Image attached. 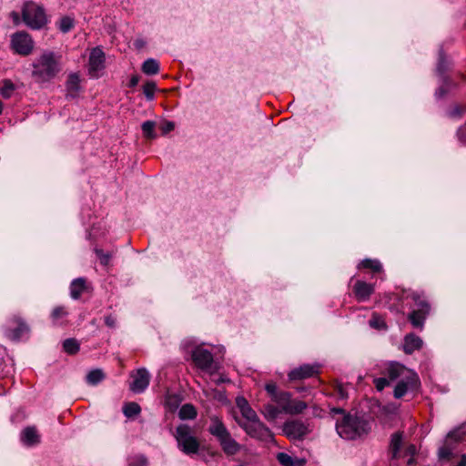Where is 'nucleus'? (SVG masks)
Instances as JSON below:
<instances>
[{
    "instance_id": "nucleus-1",
    "label": "nucleus",
    "mask_w": 466,
    "mask_h": 466,
    "mask_svg": "<svg viewBox=\"0 0 466 466\" xmlns=\"http://www.w3.org/2000/svg\"><path fill=\"white\" fill-rule=\"evenodd\" d=\"M59 58L53 52L43 53L33 64L32 76L37 83L53 79L60 72Z\"/></svg>"
},
{
    "instance_id": "nucleus-2",
    "label": "nucleus",
    "mask_w": 466,
    "mask_h": 466,
    "mask_svg": "<svg viewBox=\"0 0 466 466\" xmlns=\"http://www.w3.org/2000/svg\"><path fill=\"white\" fill-rule=\"evenodd\" d=\"M390 452L391 455L390 466H400L399 461H404L405 466H416L415 455L417 449L414 444H404L402 441V433L395 432L391 436L390 444Z\"/></svg>"
},
{
    "instance_id": "nucleus-3",
    "label": "nucleus",
    "mask_w": 466,
    "mask_h": 466,
    "mask_svg": "<svg viewBox=\"0 0 466 466\" xmlns=\"http://www.w3.org/2000/svg\"><path fill=\"white\" fill-rule=\"evenodd\" d=\"M208 432L216 437L225 454L232 456L240 451L241 445L232 438L230 432L218 417L213 416L210 418Z\"/></svg>"
},
{
    "instance_id": "nucleus-4",
    "label": "nucleus",
    "mask_w": 466,
    "mask_h": 466,
    "mask_svg": "<svg viewBox=\"0 0 466 466\" xmlns=\"http://www.w3.org/2000/svg\"><path fill=\"white\" fill-rule=\"evenodd\" d=\"M368 421L351 415H344L336 424L339 435L346 440H354L367 434L370 431Z\"/></svg>"
},
{
    "instance_id": "nucleus-5",
    "label": "nucleus",
    "mask_w": 466,
    "mask_h": 466,
    "mask_svg": "<svg viewBox=\"0 0 466 466\" xmlns=\"http://www.w3.org/2000/svg\"><path fill=\"white\" fill-rule=\"evenodd\" d=\"M178 449L187 455L196 454L199 451L200 443L194 436L193 429L187 424H179L174 432Z\"/></svg>"
},
{
    "instance_id": "nucleus-6",
    "label": "nucleus",
    "mask_w": 466,
    "mask_h": 466,
    "mask_svg": "<svg viewBox=\"0 0 466 466\" xmlns=\"http://www.w3.org/2000/svg\"><path fill=\"white\" fill-rule=\"evenodd\" d=\"M22 20L27 27L33 30H39L47 23L44 8L33 1L24 3L22 6Z\"/></svg>"
},
{
    "instance_id": "nucleus-7",
    "label": "nucleus",
    "mask_w": 466,
    "mask_h": 466,
    "mask_svg": "<svg viewBox=\"0 0 466 466\" xmlns=\"http://www.w3.org/2000/svg\"><path fill=\"white\" fill-rule=\"evenodd\" d=\"M10 49L21 56L31 55L35 49V41L26 31H17L10 36Z\"/></svg>"
},
{
    "instance_id": "nucleus-8",
    "label": "nucleus",
    "mask_w": 466,
    "mask_h": 466,
    "mask_svg": "<svg viewBox=\"0 0 466 466\" xmlns=\"http://www.w3.org/2000/svg\"><path fill=\"white\" fill-rule=\"evenodd\" d=\"M240 427L251 438L267 442L274 441L272 431L262 421H260L258 417L249 420L247 422L240 423Z\"/></svg>"
},
{
    "instance_id": "nucleus-9",
    "label": "nucleus",
    "mask_w": 466,
    "mask_h": 466,
    "mask_svg": "<svg viewBox=\"0 0 466 466\" xmlns=\"http://www.w3.org/2000/svg\"><path fill=\"white\" fill-rule=\"evenodd\" d=\"M466 438V430L458 428L448 433L443 445L439 449L438 455L440 460H451L457 443Z\"/></svg>"
},
{
    "instance_id": "nucleus-10",
    "label": "nucleus",
    "mask_w": 466,
    "mask_h": 466,
    "mask_svg": "<svg viewBox=\"0 0 466 466\" xmlns=\"http://www.w3.org/2000/svg\"><path fill=\"white\" fill-rule=\"evenodd\" d=\"M283 433L290 440H303L312 431L310 424L301 420H288L283 424Z\"/></svg>"
},
{
    "instance_id": "nucleus-11",
    "label": "nucleus",
    "mask_w": 466,
    "mask_h": 466,
    "mask_svg": "<svg viewBox=\"0 0 466 466\" xmlns=\"http://www.w3.org/2000/svg\"><path fill=\"white\" fill-rule=\"evenodd\" d=\"M192 360L196 367L202 370L214 372L218 369L214 363L212 353L202 347H198L192 351Z\"/></svg>"
},
{
    "instance_id": "nucleus-12",
    "label": "nucleus",
    "mask_w": 466,
    "mask_h": 466,
    "mask_svg": "<svg viewBox=\"0 0 466 466\" xmlns=\"http://www.w3.org/2000/svg\"><path fill=\"white\" fill-rule=\"evenodd\" d=\"M106 54L100 47L91 49L88 58V74L93 78H98L106 67Z\"/></svg>"
},
{
    "instance_id": "nucleus-13",
    "label": "nucleus",
    "mask_w": 466,
    "mask_h": 466,
    "mask_svg": "<svg viewBox=\"0 0 466 466\" xmlns=\"http://www.w3.org/2000/svg\"><path fill=\"white\" fill-rule=\"evenodd\" d=\"M132 382L129 389L135 393L143 392L150 381V374L146 368H139L130 373Z\"/></svg>"
},
{
    "instance_id": "nucleus-14",
    "label": "nucleus",
    "mask_w": 466,
    "mask_h": 466,
    "mask_svg": "<svg viewBox=\"0 0 466 466\" xmlns=\"http://www.w3.org/2000/svg\"><path fill=\"white\" fill-rule=\"evenodd\" d=\"M319 365L317 364H303L290 370L288 377L290 380L312 378L319 373Z\"/></svg>"
},
{
    "instance_id": "nucleus-15",
    "label": "nucleus",
    "mask_w": 466,
    "mask_h": 466,
    "mask_svg": "<svg viewBox=\"0 0 466 466\" xmlns=\"http://www.w3.org/2000/svg\"><path fill=\"white\" fill-rule=\"evenodd\" d=\"M419 385V378L415 373H409L400 379L394 389V397L402 398L409 390L416 389Z\"/></svg>"
},
{
    "instance_id": "nucleus-16",
    "label": "nucleus",
    "mask_w": 466,
    "mask_h": 466,
    "mask_svg": "<svg viewBox=\"0 0 466 466\" xmlns=\"http://www.w3.org/2000/svg\"><path fill=\"white\" fill-rule=\"evenodd\" d=\"M29 330L28 326L24 322L21 318L14 316L8 321L6 327V335L12 339H19L24 334Z\"/></svg>"
},
{
    "instance_id": "nucleus-17",
    "label": "nucleus",
    "mask_w": 466,
    "mask_h": 466,
    "mask_svg": "<svg viewBox=\"0 0 466 466\" xmlns=\"http://www.w3.org/2000/svg\"><path fill=\"white\" fill-rule=\"evenodd\" d=\"M374 291V285L363 280H357L352 287L353 295L359 302L368 301Z\"/></svg>"
},
{
    "instance_id": "nucleus-18",
    "label": "nucleus",
    "mask_w": 466,
    "mask_h": 466,
    "mask_svg": "<svg viewBox=\"0 0 466 466\" xmlns=\"http://www.w3.org/2000/svg\"><path fill=\"white\" fill-rule=\"evenodd\" d=\"M405 299H411L418 309L431 310V305L423 292L407 291L403 293Z\"/></svg>"
},
{
    "instance_id": "nucleus-19",
    "label": "nucleus",
    "mask_w": 466,
    "mask_h": 466,
    "mask_svg": "<svg viewBox=\"0 0 466 466\" xmlns=\"http://www.w3.org/2000/svg\"><path fill=\"white\" fill-rule=\"evenodd\" d=\"M405 299H411L418 309L431 310V305L423 292L407 291L403 293Z\"/></svg>"
},
{
    "instance_id": "nucleus-20",
    "label": "nucleus",
    "mask_w": 466,
    "mask_h": 466,
    "mask_svg": "<svg viewBox=\"0 0 466 466\" xmlns=\"http://www.w3.org/2000/svg\"><path fill=\"white\" fill-rule=\"evenodd\" d=\"M21 441L26 446H34L40 442V435L34 426L25 428L21 432Z\"/></svg>"
},
{
    "instance_id": "nucleus-21",
    "label": "nucleus",
    "mask_w": 466,
    "mask_h": 466,
    "mask_svg": "<svg viewBox=\"0 0 466 466\" xmlns=\"http://www.w3.org/2000/svg\"><path fill=\"white\" fill-rule=\"evenodd\" d=\"M66 88L67 96L75 98L78 96L81 89L80 77L78 74L72 73L68 76L66 83Z\"/></svg>"
},
{
    "instance_id": "nucleus-22",
    "label": "nucleus",
    "mask_w": 466,
    "mask_h": 466,
    "mask_svg": "<svg viewBox=\"0 0 466 466\" xmlns=\"http://www.w3.org/2000/svg\"><path fill=\"white\" fill-rule=\"evenodd\" d=\"M430 311L431 310L415 309L410 313H409L408 319L414 328L422 329L424 326V321L428 315L430 314Z\"/></svg>"
},
{
    "instance_id": "nucleus-23",
    "label": "nucleus",
    "mask_w": 466,
    "mask_h": 466,
    "mask_svg": "<svg viewBox=\"0 0 466 466\" xmlns=\"http://www.w3.org/2000/svg\"><path fill=\"white\" fill-rule=\"evenodd\" d=\"M422 347V340L420 337L410 333L405 336L403 350L405 353L411 354Z\"/></svg>"
},
{
    "instance_id": "nucleus-24",
    "label": "nucleus",
    "mask_w": 466,
    "mask_h": 466,
    "mask_svg": "<svg viewBox=\"0 0 466 466\" xmlns=\"http://www.w3.org/2000/svg\"><path fill=\"white\" fill-rule=\"evenodd\" d=\"M88 289L86 279L78 278L74 279L70 285V295L74 299H78L81 295Z\"/></svg>"
},
{
    "instance_id": "nucleus-25",
    "label": "nucleus",
    "mask_w": 466,
    "mask_h": 466,
    "mask_svg": "<svg viewBox=\"0 0 466 466\" xmlns=\"http://www.w3.org/2000/svg\"><path fill=\"white\" fill-rule=\"evenodd\" d=\"M409 373L412 372L399 363H391L387 368V375L390 380H395L399 378L402 379Z\"/></svg>"
},
{
    "instance_id": "nucleus-26",
    "label": "nucleus",
    "mask_w": 466,
    "mask_h": 466,
    "mask_svg": "<svg viewBox=\"0 0 466 466\" xmlns=\"http://www.w3.org/2000/svg\"><path fill=\"white\" fill-rule=\"evenodd\" d=\"M236 402H237V406L240 410L241 414L248 420L258 417L255 410L249 406L248 400L245 398L238 397V398H237Z\"/></svg>"
},
{
    "instance_id": "nucleus-27",
    "label": "nucleus",
    "mask_w": 466,
    "mask_h": 466,
    "mask_svg": "<svg viewBox=\"0 0 466 466\" xmlns=\"http://www.w3.org/2000/svg\"><path fill=\"white\" fill-rule=\"evenodd\" d=\"M359 269H369L372 273H381L383 271V268L380 260L372 259V258H365L361 260L358 265Z\"/></svg>"
},
{
    "instance_id": "nucleus-28",
    "label": "nucleus",
    "mask_w": 466,
    "mask_h": 466,
    "mask_svg": "<svg viewBox=\"0 0 466 466\" xmlns=\"http://www.w3.org/2000/svg\"><path fill=\"white\" fill-rule=\"evenodd\" d=\"M308 405L305 401L300 400L290 399L289 406L286 407V413L290 415H297L302 413Z\"/></svg>"
},
{
    "instance_id": "nucleus-29",
    "label": "nucleus",
    "mask_w": 466,
    "mask_h": 466,
    "mask_svg": "<svg viewBox=\"0 0 466 466\" xmlns=\"http://www.w3.org/2000/svg\"><path fill=\"white\" fill-rule=\"evenodd\" d=\"M261 412L268 420H275L282 410L274 404L268 403L263 406Z\"/></svg>"
},
{
    "instance_id": "nucleus-30",
    "label": "nucleus",
    "mask_w": 466,
    "mask_h": 466,
    "mask_svg": "<svg viewBox=\"0 0 466 466\" xmlns=\"http://www.w3.org/2000/svg\"><path fill=\"white\" fill-rule=\"evenodd\" d=\"M290 399L291 394L289 392L281 390L278 395L274 396L272 401L279 405L282 412L286 413V407L289 406Z\"/></svg>"
},
{
    "instance_id": "nucleus-31",
    "label": "nucleus",
    "mask_w": 466,
    "mask_h": 466,
    "mask_svg": "<svg viewBox=\"0 0 466 466\" xmlns=\"http://www.w3.org/2000/svg\"><path fill=\"white\" fill-rule=\"evenodd\" d=\"M68 315V310L65 306H57L52 310L50 317L54 324H62L64 319Z\"/></svg>"
},
{
    "instance_id": "nucleus-32",
    "label": "nucleus",
    "mask_w": 466,
    "mask_h": 466,
    "mask_svg": "<svg viewBox=\"0 0 466 466\" xmlns=\"http://www.w3.org/2000/svg\"><path fill=\"white\" fill-rule=\"evenodd\" d=\"M197 415V410L192 404H184L178 411V417L181 420H193Z\"/></svg>"
},
{
    "instance_id": "nucleus-33",
    "label": "nucleus",
    "mask_w": 466,
    "mask_h": 466,
    "mask_svg": "<svg viewBox=\"0 0 466 466\" xmlns=\"http://www.w3.org/2000/svg\"><path fill=\"white\" fill-rule=\"evenodd\" d=\"M15 89V85L11 80L4 79L0 81V95L2 97L5 99L10 98L13 96Z\"/></svg>"
},
{
    "instance_id": "nucleus-34",
    "label": "nucleus",
    "mask_w": 466,
    "mask_h": 466,
    "mask_svg": "<svg viewBox=\"0 0 466 466\" xmlns=\"http://www.w3.org/2000/svg\"><path fill=\"white\" fill-rule=\"evenodd\" d=\"M142 71L148 76L156 75L159 71V64L157 60L148 58L143 63Z\"/></svg>"
},
{
    "instance_id": "nucleus-35",
    "label": "nucleus",
    "mask_w": 466,
    "mask_h": 466,
    "mask_svg": "<svg viewBox=\"0 0 466 466\" xmlns=\"http://www.w3.org/2000/svg\"><path fill=\"white\" fill-rule=\"evenodd\" d=\"M369 325L375 329L384 330L387 329V324L382 316L374 312L371 315V318L369 320Z\"/></svg>"
},
{
    "instance_id": "nucleus-36",
    "label": "nucleus",
    "mask_w": 466,
    "mask_h": 466,
    "mask_svg": "<svg viewBox=\"0 0 466 466\" xmlns=\"http://www.w3.org/2000/svg\"><path fill=\"white\" fill-rule=\"evenodd\" d=\"M141 412V408L137 402H127L123 407V413L127 418L137 416Z\"/></svg>"
},
{
    "instance_id": "nucleus-37",
    "label": "nucleus",
    "mask_w": 466,
    "mask_h": 466,
    "mask_svg": "<svg viewBox=\"0 0 466 466\" xmlns=\"http://www.w3.org/2000/svg\"><path fill=\"white\" fill-rule=\"evenodd\" d=\"M105 379V373L102 370L96 369L91 370L86 375V381L90 385H96Z\"/></svg>"
},
{
    "instance_id": "nucleus-38",
    "label": "nucleus",
    "mask_w": 466,
    "mask_h": 466,
    "mask_svg": "<svg viewBox=\"0 0 466 466\" xmlns=\"http://www.w3.org/2000/svg\"><path fill=\"white\" fill-rule=\"evenodd\" d=\"M155 127L156 123L154 121H146L142 124V131L145 137L148 139L155 138L156 133H155Z\"/></svg>"
},
{
    "instance_id": "nucleus-39",
    "label": "nucleus",
    "mask_w": 466,
    "mask_h": 466,
    "mask_svg": "<svg viewBox=\"0 0 466 466\" xmlns=\"http://www.w3.org/2000/svg\"><path fill=\"white\" fill-rule=\"evenodd\" d=\"M64 350L68 354H76L79 350V344L75 339H67L63 343Z\"/></svg>"
},
{
    "instance_id": "nucleus-40",
    "label": "nucleus",
    "mask_w": 466,
    "mask_h": 466,
    "mask_svg": "<svg viewBox=\"0 0 466 466\" xmlns=\"http://www.w3.org/2000/svg\"><path fill=\"white\" fill-rule=\"evenodd\" d=\"M451 463V466H466V454H457L453 451L451 460H446Z\"/></svg>"
},
{
    "instance_id": "nucleus-41",
    "label": "nucleus",
    "mask_w": 466,
    "mask_h": 466,
    "mask_svg": "<svg viewBox=\"0 0 466 466\" xmlns=\"http://www.w3.org/2000/svg\"><path fill=\"white\" fill-rule=\"evenodd\" d=\"M74 27V19L69 16H64L60 19L59 29L63 33L69 32Z\"/></svg>"
},
{
    "instance_id": "nucleus-42",
    "label": "nucleus",
    "mask_w": 466,
    "mask_h": 466,
    "mask_svg": "<svg viewBox=\"0 0 466 466\" xmlns=\"http://www.w3.org/2000/svg\"><path fill=\"white\" fill-rule=\"evenodd\" d=\"M156 89H157V85L153 81H147L143 86V92L147 100H153Z\"/></svg>"
},
{
    "instance_id": "nucleus-43",
    "label": "nucleus",
    "mask_w": 466,
    "mask_h": 466,
    "mask_svg": "<svg viewBox=\"0 0 466 466\" xmlns=\"http://www.w3.org/2000/svg\"><path fill=\"white\" fill-rule=\"evenodd\" d=\"M278 461L283 466H294L293 458L285 452H279L277 455Z\"/></svg>"
},
{
    "instance_id": "nucleus-44",
    "label": "nucleus",
    "mask_w": 466,
    "mask_h": 466,
    "mask_svg": "<svg viewBox=\"0 0 466 466\" xmlns=\"http://www.w3.org/2000/svg\"><path fill=\"white\" fill-rule=\"evenodd\" d=\"M95 252H96V254L97 258H99L100 263L102 265H104V266L108 265V263L110 261V258H111V255L109 253H105L100 248H96Z\"/></svg>"
},
{
    "instance_id": "nucleus-45",
    "label": "nucleus",
    "mask_w": 466,
    "mask_h": 466,
    "mask_svg": "<svg viewBox=\"0 0 466 466\" xmlns=\"http://www.w3.org/2000/svg\"><path fill=\"white\" fill-rule=\"evenodd\" d=\"M457 137L462 145L466 146V122L458 128Z\"/></svg>"
},
{
    "instance_id": "nucleus-46",
    "label": "nucleus",
    "mask_w": 466,
    "mask_h": 466,
    "mask_svg": "<svg viewBox=\"0 0 466 466\" xmlns=\"http://www.w3.org/2000/svg\"><path fill=\"white\" fill-rule=\"evenodd\" d=\"M265 390L269 394L271 400L274 399V396L278 395L280 390H278L277 385L274 382L267 383L265 386Z\"/></svg>"
},
{
    "instance_id": "nucleus-47",
    "label": "nucleus",
    "mask_w": 466,
    "mask_h": 466,
    "mask_svg": "<svg viewBox=\"0 0 466 466\" xmlns=\"http://www.w3.org/2000/svg\"><path fill=\"white\" fill-rule=\"evenodd\" d=\"M373 383L376 389L380 391L389 385V380L386 378H376L374 379Z\"/></svg>"
},
{
    "instance_id": "nucleus-48",
    "label": "nucleus",
    "mask_w": 466,
    "mask_h": 466,
    "mask_svg": "<svg viewBox=\"0 0 466 466\" xmlns=\"http://www.w3.org/2000/svg\"><path fill=\"white\" fill-rule=\"evenodd\" d=\"M175 128V125L173 122H164L160 125L159 129L161 130L163 135L167 134Z\"/></svg>"
},
{
    "instance_id": "nucleus-49",
    "label": "nucleus",
    "mask_w": 466,
    "mask_h": 466,
    "mask_svg": "<svg viewBox=\"0 0 466 466\" xmlns=\"http://www.w3.org/2000/svg\"><path fill=\"white\" fill-rule=\"evenodd\" d=\"M335 391L339 395V397L341 399H346L348 397V392L341 383L336 384Z\"/></svg>"
},
{
    "instance_id": "nucleus-50",
    "label": "nucleus",
    "mask_w": 466,
    "mask_h": 466,
    "mask_svg": "<svg viewBox=\"0 0 466 466\" xmlns=\"http://www.w3.org/2000/svg\"><path fill=\"white\" fill-rule=\"evenodd\" d=\"M10 17L13 20L15 25H19L22 20V15L20 16L19 13L13 11L10 13Z\"/></svg>"
},
{
    "instance_id": "nucleus-51",
    "label": "nucleus",
    "mask_w": 466,
    "mask_h": 466,
    "mask_svg": "<svg viewBox=\"0 0 466 466\" xmlns=\"http://www.w3.org/2000/svg\"><path fill=\"white\" fill-rule=\"evenodd\" d=\"M105 323L109 328H115L116 326V318L112 315H108L105 318Z\"/></svg>"
},
{
    "instance_id": "nucleus-52",
    "label": "nucleus",
    "mask_w": 466,
    "mask_h": 466,
    "mask_svg": "<svg viewBox=\"0 0 466 466\" xmlns=\"http://www.w3.org/2000/svg\"><path fill=\"white\" fill-rule=\"evenodd\" d=\"M147 461L143 458L135 459L129 462V466H146Z\"/></svg>"
},
{
    "instance_id": "nucleus-53",
    "label": "nucleus",
    "mask_w": 466,
    "mask_h": 466,
    "mask_svg": "<svg viewBox=\"0 0 466 466\" xmlns=\"http://www.w3.org/2000/svg\"><path fill=\"white\" fill-rule=\"evenodd\" d=\"M139 82V77L137 76H133L131 78H130V81H129V86L130 87H134L136 86Z\"/></svg>"
},
{
    "instance_id": "nucleus-54",
    "label": "nucleus",
    "mask_w": 466,
    "mask_h": 466,
    "mask_svg": "<svg viewBox=\"0 0 466 466\" xmlns=\"http://www.w3.org/2000/svg\"><path fill=\"white\" fill-rule=\"evenodd\" d=\"M331 412L336 413V414H342V413H344V410L340 408H333L331 410Z\"/></svg>"
},
{
    "instance_id": "nucleus-55",
    "label": "nucleus",
    "mask_w": 466,
    "mask_h": 466,
    "mask_svg": "<svg viewBox=\"0 0 466 466\" xmlns=\"http://www.w3.org/2000/svg\"><path fill=\"white\" fill-rule=\"evenodd\" d=\"M3 112V103L0 101V115L2 114Z\"/></svg>"
},
{
    "instance_id": "nucleus-56",
    "label": "nucleus",
    "mask_w": 466,
    "mask_h": 466,
    "mask_svg": "<svg viewBox=\"0 0 466 466\" xmlns=\"http://www.w3.org/2000/svg\"><path fill=\"white\" fill-rule=\"evenodd\" d=\"M136 45H137V46H141V43H139V41H137V42H136Z\"/></svg>"
}]
</instances>
